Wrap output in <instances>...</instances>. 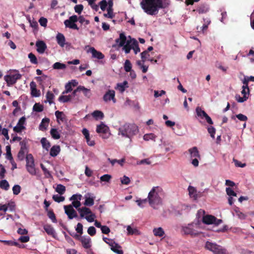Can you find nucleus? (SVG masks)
<instances>
[{
  "instance_id": "49",
  "label": "nucleus",
  "mask_w": 254,
  "mask_h": 254,
  "mask_svg": "<svg viewBox=\"0 0 254 254\" xmlns=\"http://www.w3.org/2000/svg\"><path fill=\"white\" fill-rule=\"evenodd\" d=\"M94 198L92 197H86L84 204L86 206H91L94 204Z\"/></svg>"
},
{
  "instance_id": "18",
  "label": "nucleus",
  "mask_w": 254,
  "mask_h": 254,
  "mask_svg": "<svg viewBox=\"0 0 254 254\" xmlns=\"http://www.w3.org/2000/svg\"><path fill=\"white\" fill-rule=\"evenodd\" d=\"M109 129L107 126L101 122L100 125L97 126L96 131L98 133H106L108 131Z\"/></svg>"
},
{
  "instance_id": "13",
  "label": "nucleus",
  "mask_w": 254,
  "mask_h": 254,
  "mask_svg": "<svg viewBox=\"0 0 254 254\" xmlns=\"http://www.w3.org/2000/svg\"><path fill=\"white\" fill-rule=\"evenodd\" d=\"M80 242L81 243L83 247L85 249H89L91 247V239L87 236L81 237Z\"/></svg>"
},
{
  "instance_id": "39",
  "label": "nucleus",
  "mask_w": 254,
  "mask_h": 254,
  "mask_svg": "<svg viewBox=\"0 0 254 254\" xmlns=\"http://www.w3.org/2000/svg\"><path fill=\"white\" fill-rule=\"evenodd\" d=\"M47 216L54 223H57V220L56 219V215L53 210H50L48 211Z\"/></svg>"
},
{
  "instance_id": "26",
  "label": "nucleus",
  "mask_w": 254,
  "mask_h": 254,
  "mask_svg": "<svg viewBox=\"0 0 254 254\" xmlns=\"http://www.w3.org/2000/svg\"><path fill=\"white\" fill-rule=\"evenodd\" d=\"M78 211L80 213V216L81 218H83L85 215H88L89 213H91V210L86 207H82L81 208H78Z\"/></svg>"
},
{
  "instance_id": "44",
  "label": "nucleus",
  "mask_w": 254,
  "mask_h": 254,
  "mask_svg": "<svg viewBox=\"0 0 254 254\" xmlns=\"http://www.w3.org/2000/svg\"><path fill=\"white\" fill-rule=\"evenodd\" d=\"M56 191L60 194H63L65 191V187L61 184L58 185Z\"/></svg>"
},
{
  "instance_id": "64",
  "label": "nucleus",
  "mask_w": 254,
  "mask_h": 254,
  "mask_svg": "<svg viewBox=\"0 0 254 254\" xmlns=\"http://www.w3.org/2000/svg\"><path fill=\"white\" fill-rule=\"evenodd\" d=\"M99 5L101 10L105 11L107 6V1L106 0H102L99 2Z\"/></svg>"
},
{
  "instance_id": "23",
  "label": "nucleus",
  "mask_w": 254,
  "mask_h": 254,
  "mask_svg": "<svg viewBox=\"0 0 254 254\" xmlns=\"http://www.w3.org/2000/svg\"><path fill=\"white\" fill-rule=\"evenodd\" d=\"M78 91H77V88L75 89L72 93L71 95H69V96L71 97V102L72 103H77L79 102V96L77 94V93L78 92Z\"/></svg>"
},
{
  "instance_id": "41",
  "label": "nucleus",
  "mask_w": 254,
  "mask_h": 254,
  "mask_svg": "<svg viewBox=\"0 0 254 254\" xmlns=\"http://www.w3.org/2000/svg\"><path fill=\"white\" fill-rule=\"evenodd\" d=\"M40 166L46 178H50L52 177L50 171L47 169L46 168V167L43 164H41Z\"/></svg>"
},
{
  "instance_id": "7",
  "label": "nucleus",
  "mask_w": 254,
  "mask_h": 254,
  "mask_svg": "<svg viewBox=\"0 0 254 254\" xmlns=\"http://www.w3.org/2000/svg\"><path fill=\"white\" fill-rule=\"evenodd\" d=\"M198 227L199 226L197 223H191L188 224L187 226L183 227L182 230L185 234L195 237L200 234V232L197 230Z\"/></svg>"
},
{
  "instance_id": "2",
  "label": "nucleus",
  "mask_w": 254,
  "mask_h": 254,
  "mask_svg": "<svg viewBox=\"0 0 254 254\" xmlns=\"http://www.w3.org/2000/svg\"><path fill=\"white\" fill-rule=\"evenodd\" d=\"M163 190L159 186L153 187L148 193V202L154 209H156L158 205L162 204V200L161 196Z\"/></svg>"
},
{
  "instance_id": "52",
  "label": "nucleus",
  "mask_w": 254,
  "mask_h": 254,
  "mask_svg": "<svg viewBox=\"0 0 254 254\" xmlns=\"http://www.w3.org/2000/svg\"><path fill=\"white\" fill-rule=\"evenodd\" d=\"M53 200L57 202H61L64 200V197L60 196L58 194H55L52 197Z\"/></svg>"
},
{
  "instance_id": "62",
  "label": "nucleus",
  "mask_w": 254,
  "mask_h": 254,
  "mask_svg": "<svg viewBox=\"0 0 254 254\" xmlns=\"http://www.w3.org/2000/svg\"><path fill=\"white\" fill-rule=\"evenodd\" d=\"M87 233L91 236H93L96 234V230L93 226H90L88 228Z\"/></svg>"
},
{
  "instance_id": "40",
  "label": "nucleus",
  "mask_w": 254,
  "mask_h": 254,
  "mask_svg": "<svg viewBox=\"0 0 254 254\" xmlns=\"http://www.w3.org/2000/svg\"><path fill=\"white\" fill-rule=\"evenodd\" d=\"M0 188L3 190H7L9 188V185L8 182L5 180H2L0 182Z\"/></svg>"
},
{
  "instance_id": "61",
  "label": "nucleus",
  "mask_w": 254,
  "mask_h": 254,
  "mask_svg": "<svg viewBox=\"0 0 254 254\" xmlns=\"http://www.w3.org/2000/svg\"><path fill=\"white\" fill-rule=\"evenodd\" d=\"M248 98V96H243V97H241L240 95L236 96V100L239 103H243L246 101Z\"/></svg>"
},
{
  "instance_id": "35",
  "label": "nucleus",
  "mask_w": 254,
  "mask_h": 254,
  "mask_svg": "<svg viewBox=\"0 0 254 254\" xmlns=\"http://www.w3.org/2000/svg\"><path fill=\"white\" fill-rule=\"evenodd\" d=\"M244 85L242 86V91L241 92L243 96H247L249 94L250 89L249 86L247 85V81H242Z\"/></svg>"
},
{
  "instance_id": "50",
  "label": "nucleus",
  "mask_w": 254,
  "mask_h": 254,
  "mask_svg": "<svg viewBox=\"0 0 254 254\" xmlns=\"http://www.w3.org/2000/svg\"><path fill=\"white\" fill-rule=\"evenodd\" d=\"M112 179V176L109 174H105L100 177L101 182H110Z\"/></svg>"
},
{
  "instance_id": "32",
  "label": "nucleus",
  "mask_w": 254,
  "mask_h": 254,
  "mask_svg": "<svg viewBox=\"0 0 254 254\" xmlns=\"http://www.w3.org/2000/svg\"><path fill=\"white\" fill-rule=\"evenodd\" d=\"M44 229L49 235L54 236L55 234V230L50 225H45L44 226Z\"/></svg>"
},
{
  "instance_id": "17",
  "label": "nucleus",
  "mask_w": 254,
  "mask_h": 254,
  "mask_svg": "<svg viewBox=\"0 0 254 254\" xmlns=\"http://www.w3.org/2000/svg\"><path fill=\"white\" fill-rule=\"evenodd\" d=\"M109 246H111V249L114 252L117 253V254H123V251L122 250H120L121 247L119 244L116 243L115 242L111 241V243L109 244Z\"/></svg>"
},
{
  "instance_id": "31",
  "label": "nucleus",
  "mask_w": 254,
  "mask_h": 254,
  "mask_svg": "<svg viewBox=\"0 0 254 254\" xmlns=\"http://www.w3.org/2000/svg\"><path fill=\"white\" fill-rule=\"evenodd\" d=\"M26 166H35L34 158L31 154H28L26 156Z\"/></svg>"
},
{
  "instance_id": "57",
  "label": "nucleus",
  "mask_w": 254,
  "mask_h": 254,
  "mask_svg": "<svg viewBox=\"0 0 254 254\" xmlns=\"http://www.w3.org/2000/svg\"><path fill=\"white\" fill-rule=\"evenodd\" d=\"M147 202V198L143 199H139L136 201V202L137 203V205L140 207H143L144 206V204H146Z\"/></svg>"
},
{
  "instance_id": "38",
  "label": "nucleus",
  "mask_w": 254,
  "mask_h": 254,
  "mask_svg": "<svg viewBox=\"0 0 254 254\" xmlns=\"http://www.w3.org/2000/svg\"><path fill=\"white\" fill-rule=\"evenodd\" d=\"M66 67V66L65 64L60 62L55 63L53 65V68L55 69H65Z\"/></svg>"
},
{
  "instance_id": "42",
  "label": "nucleus",
  "mask_w": 254,
  "mask_h": 254,
  "mask_svg": "<svg viewBox=\"0 0 254 254\" xmlns=\"http://www.w3.org/2000/svg\"><path fill=\"white\" fill-rule=\"evenodd\" d=\"M59 101L63 103L71 102V97L68 95H61L59 98Z\"/></svg>"
},
{
  "instance_id": "46",
  "label": "nucleus",
  "mask_w": 254,
  "mask_h": 254,
  "mask_svg": "<svg viewBox=\"0 0 254 254\" xmlns=\"http://www.w3.org/2000/svg\"><path fill=\"white\" fill-rule=\"evenodd\" d=\"M141 58L143 63L149 59L150 55L146 50L141 53Z\"/></svg>"
},
{
  "instance_id": "22",
  "label": "nucleus",
  "mask_w": 254,
  "mask_h": 254,
  "mask_svg": "<svg viewBox=\"0 0 254 254\" xmlns=\"http://www.w3.org/2000/svg\"><path fill=\"white\" fill-rule=\"evenodd\" d=\"M199 14L205 13L209 10L208 5L206 4H200L195 10Z\"/></svg>"
},
{
  "instance_id": "15",
  "label": "nucleus",
  "mask_w": 254,
  "mask_h": 254,
  "mask_svg": "<svg viewBox=\"0 0 254 254\" xmlns=\"http://www.w3.org/2000/svg\"><path fill=\"white\" fill-rule=\"evenodd\" d=\"M92 54V57L98 60H102L104 58V55L100 51H97L94 47H90L88 51Z\"/></svg>"
},
{
  "instance_id": "55",
  "label": "nucleus",
  "mask_w": 254,
  "mask_h": 254,
  "mask_svg": "<svg viewBox=\"0 0 254 254\" xmlns=\"http://www.w3.org/2000/svg\"><path fill=\"white\" fill-rule=\"evenodd\" d=\"M208 25H207L205 23H203L202 26L199 27L197 26L196 29L198 32H201L202 33H204L207 29Z\"/></svg>"
},
{
  "instance_id": "20",
  "label": "nucleus",
  "mask_w": 254,
  "mask_h": 254,
  "mask_svg": "<svg viewBox=\"0 0 254 254\" xmlns=\"http://www.w3.org/2000/svg\"><path fill=\"white\" fill-rule=\"evenodd\" d=\"M128 87V82L125 80L123 83H117L115 89L119 90L121 93H123L126 89Z\"/></svg>"
},
{
  "instance_id": "59",
  "label": "nucleus",
  "mask_w": 254,
  "mask_h": 254,
  "mask_svg": "<svg viewBox=\"0 0 254 254\" xmlns=\"http://www.w3.org/2000/svg\"><path fill=\"white\" fill-rule=\"evenodd\" d=\"M74 8L75 12L79 14L83 9V5L81 4H77L74 6Z\"/></svg>"
},
{
  "instance_id": "12",
  "label": "nucleus",
  "mask_w": 254,
  "mask_h": 254,
  "mask_svg": "<svg viewBox=\"0 0 254 254\" xmlns=\"http://www.w3.org/2000/svg\"><path fill=\"white\" fill-rule=\"evenodd\" d=\"M103 100L105 102H108L112 100L114 103H116V99L115 98V92L113 90H109L104 94Z\"/></svg>"
},
{
  "instance_id": "24",
  "label": "nucleus",
  "mask_w": 254,
  "mask_h": 254,
  "mask_svg": "<svg viewBox=\"0 0 254 254\" xmlns=\"http://www.w3.org/2000/svg\"><path fill=\"white\" fill-rule=\"evenodd\" d=\"M57 42L58 44L62 47H64L65 45V39L64 35L59 33L56 36Z\"/></svg>"
},
{
  "instance_id": "5",
  "label": "nucleus",
  "mask_w": 254,
  "mask_h": 254,
  "mask_svg": "<svg viewBox=\"0 0 254 254\" xmlns=\"http://www.w3.org/2000/svg\"><path fill=\"white\" fill-rule=\"evenodd\" d=\"M129 39L127 40V37L124 33L120 34V37L116 39V42L119 43V46L123 47V49L126 54L129 53L131 49H132V38L130 36H128Z\"/></svg>"
},
{
  "instance_id": "3",
  "label": "nucleus",
  "mask_w": 254,
  "mask_h": 254,
  "mask_svg": "<svg viewBox=\"0 0 254 254\" xmlns=\"http://www.w3.org/2000/svg\"><path fill=\"white\" fill-rule=\"evenodd\" d=\"M118 134L130 138L138 131V127L134 124L126 123L119 128Z\"/></svg>"
},
{
  "instance_id": "56",
  "label": "nucleus",
  "mask_w": 254,
  "mask_h": 254,
  "mask_svg": "<svg viewBox=\"0 0 254 254\" xmlns=\"http://www.w3.org/2000/svg\"><path fill=\"white\" fill-rule=\"evenodd\" d=\"M75 230L77 233L79 234L80 235H81L83 234V225L80 223H78L76 227L75 228Z\"/></svg>"
},
{
  "instance_id": "36",
  "label": "nucleus",
  "mask_w": 254,
  "mask_h": 254,
  "mask_svg": "<svg viewBox=\"0 0 254 254\" xmlns=\"http://www.w3.org/2000/svg\"><path fill=\"white\" fill-rule=\"evenodd\" d=\"M132 50L134 51V54H137L140 52V48L138 46V43L137 40L134 38H132Z\"/></svg>"
},
{
  "instance_id": "8",
  "label": "nucleus",
  "mask_w": 254,
  "mask_h": 254,
  "mask_svg": "<svg viewBox=\"0 0 254 254\" xmlns=\"http://www.w3.org/2000/svg\"><path fill=\"white\" fill-rule=\"evenodd\" d=\"M202 222L205 224L209 225L213 224L216 226H218L222 222V220L217 219L213 215H206L203 217Z\"/></svg>"
},
{
  "instance_id": "47",
  "label": "nucleus",
  "mask_w": 254,
  "mask_h": 254,
  "mask_svg": "<svg viewBox=\"0 0 254 254\" xmlns=\"http://www.w3.org/2000/svg\"><path fill=\"white\" fill-rule=\"evenodd\" d=\"M33 109L35 112H41L43 111L44 107L39 103H35L33 106Z\"/></svg>"
},
{
  "instance_id": "4",
  "label": "nucleus",
  "mask_w": 254,
  "mask_h": 254,
  "mask_svg": "<svg viewBox=\"0 0 254 254\" xmlns=\"http://www.w3.org/2000/svg\"><path fill=\"white\" fill-rule=\"evenodd\" d=\"M77 21L81 24L85 23V25H88L90 23L89 20L85 19L83 16H79L78 17L76 15H73L70 16L68 19L65 20L64 24L65 27L78 30L79 28L75 23Z\"/></svg>"
},
{
  "instance_id": "19",
  "label": "nucleus",
  "mask_w": 254,
  "mask_h": 254,
  "mask_svg": "<svg viewBox=\"0 0 254 254\" xmlns=\"http://www.w3.org/2000/svg\"><path fill=\"white\" fill-rule=\"evenodd\" d=\"M77 91H78L79 92L82 91L84 96L88 98H89L92 95L90 89L86 88L83 86H78L77 87Z\"/></svg>"
},
{
  "instance_id": "6",
  "label": "nucleus",
  "mask_w": 254,
  "mask_h": 254,
  "mask_svg": "<svg viewBox=\"0 0 254 254\" xmlns=\"http://www.w3.org/2000/svg\"><path fill=\"white\" fill-rule=\"evenodd\" d=\"M205 248L206 249L213 252L214 254H227L225 249L216 243L207 241L205 243Z\"/></svg>"
},
{
  "instance_id": "30",
  "label": "nucleus",
  "mask_w": 254,
  "mask_h": 254,
  "mask_svg": "<svg viewBox=\"0 0 254 254\" xmlns=\"http://www.w3.org/2000/svg\"><path fill=\"white\" fill-rule=\"evenodd\" d=\"M41 143L42 145L43 148L45 149L47 151L49 150V149L51 147L50 142L45 137L42 138L41 140Z\"/></svg>"
},
{
  "instance_id": "25",
  "label": "nucleus",
  "mask_w": 254,
  "mask_h": 254,
  "mask_svg": "<svg viewBox=\"0 0 254 254\" xmlns=\"http://www.w3.org/2000/svg\"><path fill=\"white\" fill-rule=\"evenodd\" d=\"M189 152L190 154V156L191 158H200V155L199 153V151L196 147L194 146L189 149Z\"/></svg>"
},
{
  "instance_id": "34",
  "label": "nucleus",
  "mask_w": 254,
  "mask_h": 254,
  "mask_svg": "<svg viewBox=\"0 0 254 254\" xmlns=\"http://www.w3.org/2000/svg\"><path fill=\"white\" fill-rule=\"evenodd\" d=\"M50 134L52 137L55 139H59L61 137L60 133L56 128H51Z\"/></svg>"
},
{
  "instance_id": "27",
  "label": "nucleus",
  "mask_w": 254,
  "mask_h": 254,
  "mask_svg": "<svg viewBox=\"0 0 254 254\" xmlns=\"http://www.w3.org/2000/svg\"><path fill=\"white\" fill-rule=\"evenodd\" d=\"M91 115L96 120H102L104 117V113L99 110H95L92 113Z\"/></svg>"
},
{
  "instance_id": "14",
  "label": "nucleus",
  "mask_w": 254,
  "mask_h": 254,
  "mask_svg": "<svg viewBox=\"0 0 254 254\" xmlns=\"http://www.w3.org/2000/svg\"><path fill=\"white\" fill-rule=\"evenodd\" d=\"M36 46L37 47V51L39 54H43L46 49L47 48V46L46 43L42 40H38L36 42Z\"/></svg>"
},
{
  "instance_id": "29",
  "label": "nucleus",
  "mask_w": 254,
  "mask_h": 254,
  "mask_svg": "<svg viewBox=\"0 0 254 254\" xmlns=\"http://www.w3.org/2000/svg\"><path fill=\"white\" fill-rule=\"evenodd\" d=\"M50 122V119L48 118H45L42 119V122L39 126V129L41 130L47 129Z\"/></svg>"
},
{
  "instance_id": "10",
  "label": "nucleus",
  "mask_w": 254,
  "mask_h": 254,
  "mask_svg": "<svg viewBox=\"0 0 254 254\" xmlns=\"http://www.w3.org/2000/svg\"><path fill=\"white\" fill-rule=\"evenodd\" d=\"M65 213L67 215L69 219H72L73 218L78 217L77 212L73 209L71 205H67L64 206Z\"/></svg>"
},
{
  "instance_id": "53",
  "label": "nucleus",
  "mask_w": 254,
  "mask_h": 254,
  "mask_svg": "<svg viewBox=\"0 0 254 254\" xmlns=\"http://www.w3.org/2000/svg\"><path fill=\"white\" fill-rule=\"evenodd\" d=\"M107 13L104 14V16L106 17L112 18L114 17L113 8L108 7L107 8Z\"/></svg>"
},
{
  "instance_id": "45",
  "label": "nucleus",
  "mask_w": 254,
  "mask_h": 254,
  "mask_svg": "<svg viewBox=\"0 0 254 254\" xmlns=\"http://www.w3.org/2000/svg\"><path fill=\"white\" fill-rule=\"evenodd\" d=\"M132 65L128 60H127L124 64V69L126 72H129L131 70Z\"/></svg>"
},
{
  "instance_id": "1",
  "label": "nucleus",
  "mask_w": 254,
  "mask_h": 254,
  "mask_svg": "<svg viewBox=\"0 0 254 254\" xmlns=\"http://www.w3.org/2000/svg\"><path fill=\"white\" fill-rule=\"evenodd\" d=\"M170 0H142L140 2L142 8L147 14H156L159 9L167 7Z\"/></svg>"
},
{
  "instance_id": "28",
  "label": "nucleus",
  "mask_w": 254,
  "mask_h": 254,
  "mask_svg": "<svg viewBox=\"0 0 254 254\" xmlns=\"http://www.w3.org/2000/svg\"><path fill=\"white\" fill-rule=\"evenodd\" d=\"M61 151L60 147L59 145H54L50 150V154L52 157L57 156Z\"/></svg>"
},
{
  "instance_id": "54",
  "label": "nucleus",
  "mask_w": 254,
  "mask_h": 254,
  "mask_svg": "<svg viewBox=\"0 0 254 254\" xmlns=\"http://www.w3.org/2000/svg\"><path fill=\"white\" fill-rule=\"evenodd\" d=\"M65 90L63 92V94H65L70 92L72 90L71 83L68 82L65 86Z\"/></svg>"
},
{
  "instance_id": "43",
  "label": "nucleus",
  "mask_w": 254,
  "mask_h": 254,
  "mask_svg": "<svg viewBox=\"0 0 254 254\" xmlns=\"http://www.w3.org/2000/svg\"><path fill=\"white\" fill-rule=\"evenodd\" d=\"M28 57L30 60V62L35 64H38V60L35 55L32 53H30L28 54Z\"/></svg>"
},
{
  "instance_id": "58",
  "label": "nucleus",
  "mask_w": 254,
  "mask_h": 254,
  "mask_svg": "<svg viewBox=\"0 0 254 254\" xmlns=\"http://www.w3.org/2000/svg\"><path fill=\"white\" fill-rule=\"evenodd\" d=\"M207 130L209 133L210 134L211 137L214 138L215 137L214 135L216 131L215 128L212 126H210L208 127Z\"/></svg>"
},
{
  "instance_id": "37",
  "label": "nucleus",
  "mask_w": 254,
  "mask_h": 254,
  "mask_svg": "<svg viewBox=\"0 0 254 254\" xmlns=\"http://www.w3.org/2000/svg\"><path fill=\"white\" fill-rule=\"evenodd\" d=\"M55 116L57 118L58 122L59 123V120L64 122L65 120V115L63 112L57 111L55 112Z\"/></svg>"
},
{
  "instance_id": "33",
  "label": "nucleus",
  "mask_w": 254,
  "mask_h": 254,
  "mask_svg": "<svg viewBox=\"0 0 254 254\" xmlns=\"http://www.w3.org/2000/svg\"><path fill=\"white\" fill-rule=\"evenodd\" d=\"M153 232L155 236L160 237L163 236V235L165 234V232L161 227L154 228L153 230Z\"/></svg>"
},
{
  "instance_id": "9",
  "label": "nucleus",
  "mask_w": 254,
  "mask_h": 254,
  "mask_svg": "<svg viewBox=\"0 0 254 254\" xmlns=\"http://www.w3.org/2000/svg\"><path fill=\"white\" fill-rule=\"evenodd\" d=\"M196 113L197 116L201 119L205 118L207 123L210 125H212L213 122L211 118L207 114V113L202 110L201 108L198 107L196 108Z\"/></svg>"
},
{
  "instance_id": "11",
  "label": "nucleus",
  "mask_w": 254,
  "mask_h": 254,
  "mask_svg": "<svg viewBox=\"0 0 254 254\" xmlns=\"http://www.w3.org/2000/svg\"><path fill=\"white\" fill-rule=\"evenodd\" d=\"M22 76L19 73H17L12 75H6L4 77L5 80L8 85H13L16 81L21 79Z\"/></svg>"
},
{
  "instance_id": "16",
  "label": "nucleus",
  "mask_w": 254,
  "mask_h": 254,
  "mask_svg": "<svg viewBox=\"0 0 254 254\" xmlns=\"http://www.w3.org/2000/svg\"><path fill=\"white\" fill-rule=\"evenodd\" d=\"M82 133L84 135L86 142L89 146H93L95 145V141L91 140L90 138V134L87 128H84L82 130Z\"/></svg>"
},
{
  "instance_id": "60",
  "label": "nucleus",
  "mask_w": 254,
  "mask_h": 254,
  "mask_svg": "<svg viewBox=\"0 0 254 254\" xmlns=\"http://www.w3.org/2000/svg\"><path fill=\"white\" fill-rule=\"evenodd\" d=\"M95 217V215L91 212V213H89L88 215L85 216V219L87 221L89 222H92L94 221Z\"/></svg>"
},
{
  "instance_id": "63",
  "label": "nucleus",
  "mask_w": 254,
  "mask_h": 254,
  "mask_svg": "<svg viewBox=\"0 0 254 254\" xmlns=\"http://www.w3.org/2000/svg\"><path fill=\"white\" fill-rule=\"evenodd\" d=\"M121 181L122 184L127 185L129 184L130 180L128 177L125 175L123 178H121Z\"/></svg>"
},
{
  "instance_id": "21",
  "label": "nucleus",
  "mask_w": 254,
  "mask_h": 254,
  "mask_svg": "<svg viewBox=\"0 0 254 254\" xmlns=\"http://www.w3.org/2000/svg\"><path fill=\"white\" fill-rule=\"evenodd\" d=\"M189 195L190 197L193 198L194 200H196L199 195L197 193L196 190L193 187L190 186L188 188Z\"/></svg>"
},
{
  "instance_id": "48",
  "label": "nucleus",
  "mask_w": 254,
  "mask_h": 254,
  "mask_svg": "<svg viewBox=\"0 0 254 254\" xmlns=\"http://www.w3.org/2000/svg\"><path fill=\"white\" fill-rule=\"evenodd\" d=\"M46 98L49 104H51L53 103V100L54 98V95L51 91H48L46 94Z\"/></svg>"
},
{
  "instance_id": "51",
  "label": "nucleus",
  "mask_w": 254,
  "mask_h": 254,
  "mask_svg": "<svg viewBox=\"0 0 254 254\" xmlns=\"http://www.w3.org/2000/svg\"><path fill=\"white\" fill-rule=\"evenodd\" d=\"M21 187L18 185H15L12 188L13 193L14 195H18L21 191Z\"/></svg>"
}]
</instances>
